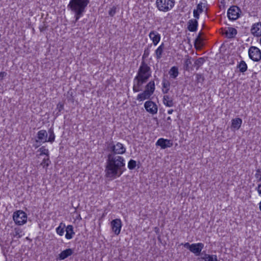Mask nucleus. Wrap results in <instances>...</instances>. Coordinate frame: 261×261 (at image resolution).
I'll return each mask as SVG.
<instances>
[{
    "mask_svg": "<svg viewBox=\"0 0 261 261\" xmlns=\"http://www.w3.org/2000/svg\"><path fill=\"white\" fill-rule=\"evenodd\" d=\"M108 149L111 152L108 155L107 160L106 175L108 177L116 178L123 173L125 166L124 158L117 154L124 153L126 149L122 144L118 142L116 144L109 143Z\"/></svg>",
    "mask_w": 261,
    "mask_h": 261,
    "instance_id": "obj_1",
    "label": "nucleus"
},
{
    "mask_svg": "<svg viewBox=\"0 0 261 261\" xmlns=\"http://www.w3.org/2000/svg\"><path fill=\"white\" fill-rule=\"evenodd\" d=\"M151 69L143 60L138 69L137 75L134 80L133 91L137 92L141 90L142 85L146 83L151 76Z\"/></svg>",
    "mask_w": 261,
    "mask_h": 261,
    "instance_id": "obj_2",
    "label": "nucleus"
},
{
    "mask_svg": "<svg viewBox=\"0 0 261 261\" xmlns=\"http://www.w3.org/2000/svg\"><path fill=\"white\" fill-rule=\"evenodd\" d=\"M89 3V0H70L68 5V8L75 13V22H76L83 15Z\"/></svg>",
    "mask_w": 261,
    "mask_h": 261,
    "instance_id": "obj_3",
    "label": "nucleus"
},
{
    "mask_svg": "<svg viewBox=\"0 0 261 261\" xmlns=\"http://www.w3.org/2000/svg\"><path fill=\"white\" fill-rule=\"evenodd\" d=\"M156 6L158 9L162 12H168L174 7V0H156Z\"/></svg>",
    "mask_w": 261,
    "mask_h": 261,
    "instance_id": "obj_4",
    "label": "nucleus"
},
{
    "mask_svg": "<svg viewBox=\"0 0 261 261\" xmlns=\"http://www.w3.org/2000/svg\"><path fill=\"white\" fill-rule=\"evenodd\" d=\"M13 218L16 224L21 225L26 223L27 216L23 211L19 210L14 213Z\"/></svg>",
    "mask_w": 261,
    "mask_h": 261,
    "instance_id": "obj_5",
    "label": "nucleus"
},
{
    "mask_svg": "<svg viewBox=\"0 0 261 261\" xmlns=\"http://www.w3.org/2000/svg\"><path fill=\"white\" fill-rule=\"evenodd\" d=\"M249 58L253 61L258 62L261 60V51L255 46H251L248 50Z\"/></svg>",
    "mask_w": 261,
    "mask_h": 261,
    "instance_id": "obj_6",
    "label": "nucleus"
},
{
    "mask_svg": "<svg viewBox=\"0 0 261 261\" xmlns=\"http://www.w3.org/2000/svg\"><path fill=\"white\" fill-rule=\"evenodd\" d=\"M240 12L241 10L238 6H232L227 11V16L230 20H236L239 18Z\"/></svg>",
    "mask_w": 261,
    "mask_h": 261,
    "instance_id": "obj_7",
    "label": "nucleus"
},
{
    "mask_svg": "<svg viewBox=\"0 0 261 261\" xmlns=\"http://www.w3.org/2000/svg\"><path fill=\"white\" fill-rule=\"evenodd\" d=\"M146 110L151 114H155L158 112V107L152 101H147L144 103Z\"/></svg>",
    "mask_w": 261,
    "mask_h": 261,
    "instance_id": "obj_8",
    "label": "nucleus"
},
{
    "mask_svg": "<svg viewBox=\"0 0 261 261\" xmlns=\"http://www.w3.org/2000/svg\"><path fill=\"white\" fill-rule=\"evenodd\" d=\"M111 226L113 231L115 234L118 235L121 230L122 223L120 219H116L112 221Z\"/></svg>",
    "mask_w": 261,
    "mask_h": 261,
    "instance_id": "obj_9",
    "label": "nucleus"
},
{
    "mask_svg": "<svg viewBox=\"0 0 261 261\" xmlns=\"http://www.w3.org/2000/svg\"><path fill=\"white\" fill-rule=\"evenodd\" d=\"M202 255L200 257H199L197 258V261H220L218 259L217 256L216 255H211L205 253V252H203L202 253Z\"/></svg>",
    "mask_w": 261,
    "mask_h": 261,
    "instance_id": "obj_10",
    "label": "nucleus"
},
{
    "mask_svg": "<svg viewBox=\"0 0 261 261\" xmlns=\"http://www.w3.org/2000/svg\"><path fill=\"white\" fill-rule=\"evenodd\" d=\"M156 145L160 146L162 149H165L171 147L173 143L170 140L160 138L157 141Z\"/></svg>",
    "mask_w": 261,
    "mask_h": 261,
    "instance_id": "obj_11",
    "label": "nucleus"
},
{
    "mask_svg": "<svg viewBox=\"0 0 261 261\" xmlns=\"http://www.w3.org/2000/svg\"><path fill=\"white\" fill-rule=\"evenodd\" d=\"M203 247L204 244L201 243L192 244L190 251L194 253L196 256L199 255Z\"/></svg>",
    "mask_w": 261,
    "mask_h": 261,
    "instance_id": "obj_12",
    "label": "nucleus"
},
{
    "mask_svg": "<svg viewBox=\"0 0 261 261\" xmlns=\"http://www.w3.org/2000/svg\"><path fill=\"white\" fill-rule=\"evenodd\" d=\"M222 33L225 35L228 38H234L237 33V31L233 28H227V29L222 30Z\"/></svg>",
    "mask_w": 261,
    "mask_h": 261,
    "instance_id": "obj_13",
    "label": "nucleus"
},
{
    "mask_svg": "<svg viewBox=\"0 0 261 261\" xmlns=\"http://www.w3.org/2000/svg\"><path fill=\"white\" fill-rule=\"evenodd\" d=\"M47 135L48 134L45 130L42 129L37 133L38 140L36 141L37 143L38 142L45 143L47 142Z\"/></svg>",
    "mask_w": 261,
    "mask_h": 261,
    "instance_id": "obj_14",
    "label": "nucleus"
},
{
    "mask_svg": "<svg viewBox=\"0 0 261 261\" xmlns=\"http://www.w3.org/2000/svg\"><path fill=\"white\" fill-rule=\"evenodd\" d=\"M251 33L256 37L261 36V22H257L254 24L251 29Z\"/></svg>",
    "mask_w": 261,
    "mask_h": 261,
    "instance_id": "obj_15",
    "label": "nucleus"
},
{
    "mask_svg": "<svg viewBox=\"0 0 261 261\" xmlns=\"http://www.w3.org/2000/svg\"><path fill=\"white\" fill-rule=\"evenodd\" d=\"M149 37L150 39L152 41V42L154 45H156L161 39L160 34L154 31H152L150 32Z\"/></svg>",
    "mask_w": 261,
    "mask_h": 261,
    "instance_id": "obj_16",
    "label": "nucleus"
},
{
    "mask_svg": "<svg viewBox=\"0 0 261 261\" xmlns=\"http://www.w3.org/2000/svg\"><path fill=\"white\" fill-rule=\"evenodd\" d=\"M73 253V251L72 249H66L62 251L58 255V259L60 260H63L71 255Z\"/></svg>",
    "mask_w": 261,
    "mask_h": 261,
    "instance_id": "obj_17",
    "label": "nucleus"
},
{
    "mask_svg": "<svg viewBox=\"0 0 261 261\" xmlns=\"http://www.w3.org/2000/svg\"><path fill=\"white\" fill-rule=\"evenodd\" d=\"M198 22L196 19H191L188 22V29L191 32H195L197 30Z\"/></svg>",
    "mask_w": 261,
    "mask_h": 261,
    "instance_id": "obj_18",
    "label": "nucleus"
},
{
    "mask_svg": "<svg viewBox=\"0 0 261 261\" xmlns=\"http://www.w3.org/2000/svg\"><path fill=\"white\" fill-rule=\"evenodd\" d=\"M163 101L164 104L168 107H171L174 105L172 97L168 95H165L163 96Z\"/></svg>",
    "mask_w": 261,
    "mask_h": 261,
    "instance_id": "obj_19",
    "label": "nucleus"
},
{
    "mask_svg": "<svg viewBox=\"0 0 261 261\" xmlns=\"http://www.w3.org/2000/svg\"><path fill=\"white\" fill-rule=\"evenodd\" d=\"M155 90V84L154 81H150L145 86V91H148L150 95H152Z\"/></svg>",
    "mask_w": 261,
    "mask_h": 261,
    "instance_id": "obj_20",
    "label": "nucleus"
},
{
    "mask_svg": "<svg viewBox=\"0 0 261 261\" xmlns=\"http://www.w3.org/2000/svg\"><path fill=\"white\" fill-rule=\"evenodd\" d=\"M170 83L165 79L162 82V92L164 94H167L170 89Z\"/></svg>",
    "mask_w": 261,
    "mask_h": 261,
    "instance_id": "obj_21",
    "label": "nucleus"
},
{
    "mask_svg": "<svg viewBox=\"0 0 261 261\" xmlns=\"http://www.w3.org/2000/svg\"><path fill=\"white\" fill-rule=\"evenodd\" d=\"M66 233L65 235V237L67 239H71L73 234H74V232L73 231V227L72 225H69L66 227Z\"/></svg>",
    "mask_w": 261,
    "mask_h": 261,
    "instance_id": "obj_22",
    "label": "nucleus"
},
{
    "mask_svg": "<svg viewBox=\"0 0 261 261\" xmlns=\"http://www.w3.org/2000/svg\"><path fill=\"white\" fill-rule=\"evenodd\" d=\"M164 49V44L162 43L155 51L156 58L157 60H159L162 58Z\"/></svg>",
    "mask_w": 261,
    "mask_h": 261,
    "instance_id": "obj_23",
    "label": "nucleus"
},
{
    "mask_svg": "<svg viewBox=\"0 0 261 261\" xmlns=\"http://www.w3.org/2000/svg\"><path fill=\"white\" fill-rule=\"evenodd\" d=\"M242 123V120L241 118H237L233 119L232 120L231 127L236 129H238L241 127Z\"/></svg>",
    "mask_w": 261,
    "mask_h": 261,
    "instance_id": "obj_24",
    "label": "nucleus"
},
{
    "mask_svg": "<svg viewBox=\"0 0 261 261\" xmlns=\"http://www.w3.org/2000/svg\"><path fill=\"white\" fill-rule=\"evenodd\" d=\"M151 95H150L148 91H145V90L143 92L138 95L137 99L139 101H142L146 99H149Z\"/></svg>",
    "mask_w": 261,
    "mask_h": 261,
    "instance_id": "obj_25",
    "label": "nucleus"
},
{
    "mask_svg": "<svg viewBox=\"0 0 261 261\" xmlns=\"http://www.w3.org/2000/svg\"><path fill=\"white\" fill-rule=\"evenodd\" d=\"M178 69L176 66H173L169 71V74L171 78L176 79L178 75Z\"/></svg>",
    "mask_w": 261,
    "mask_h": 261,
    "instance_id": "obj_26",
    "label": "nucleus"
},
{
    "mask_svg": "<svg viewBox=\"0 0 261 261\" xmlns=\"http://www.w3.org/2000/svg\"><path fill=\"white\" fill-rule=\"evenodd\" d=\"M204 61L205 60L203 58H199L195 61L194 66V67H196V69L197 70L202 65Z\"/></svg>",
    "mask_w": 261,
    "mask_h": 261,
    "instance_id": "obj_27",
    "label": "nucleus"
},
{
    "mask_svg": "<svg viewBox=\"0 0 261 261\" xmlns=\"http://www.w3.org/2000/svg\"><path fill=\"white\" fill-rule=\"evenodd\" d=\"M65 227V224L63 223H61L60 225L56 228L57 233L62 236L64 233V227Z\"/></svg>",
    "mask_w": 261,
    "mask_h": 261,
    "instance_id": "obj_28",
    "label": "nucleus"
},
{
    "mask_svg": "<svg viewBox=\"0 0 261 261\" xmlns=\"http://www.w3.org/2000/svg\"><path fill=\"white\" fill-rule=\"evenodd\" d=\"M48 133L49 134V137L47 139V142L52 143L55 141V135L54 134L53 129L52 128H50L48 130Z\"/></svg>",
    "mask_w": 261,
    "mask_h": 261,
    "instance_id": "obj_29",
    "label": "nucleus"
},
{
    "mask_svg": "<svg viewBox=\"0 0 261 261\" xmlns=\"http://www.w3.org/2000/svg\"><path fill=\"white\" fill-rule=\"evenodd\" d=\"M238 67L239 68L240 71L241 72H244L247 69V64L244 61H241Z\"/></svg>",
    "mask_w": 261,
    "mask_h": 261,
    "instance_id": "obj_30",
    "label": "nucleus"
},
{
    "mask_svg": "<svg viewBox=\"0 0 261 261\" xmlns=\"http://www.w3.org/2000/svg\"><path fill=\"white\" fill-rule=\"evenodd\" d=\"M39 151H40V155H42L43 154L46 155L47 157H48L49 155V151L47 149H46L45 147L42 146L41 148H39Z\"/></svg>",
    "mask_w": 261,
    "mask_h": 261,
    "instance_id": "obj_31",
    "label": "nucleus"
},
{
    "mask_svg": "<svg viewBox=\"0 0 261 261\" xmlns=\"http://www.w3.org/2000/svg\"><path fill=\"white\" fill-rule=\"evenodd\" d=\"M136 166V162L135 160H130L128 163V168L130 170L135 169Z\"/></svg>",
    "mask_w": 261,
    "mask_h": 261,
    "instance_id": "obj_32",
    "label": "nucleus"
},
{
    "mask_svg": "<svg viewBox=\"0 0 261 261\" xmlns=\"http://www.w3.org/2000/svg\"><path fill=\"white\" fill-rule=\"evenodd\" d=\"M196 78L197 83H202L204 81V77L203 75L201 74H196Z\"/></svg>",
    "mask_w": 261,
    "mask_h": 261,
    "instance_id": "obj_33",
    "label": "nucleus"
},
{
    "mask_svg": "<svg viewBox=\"0 0 261 261\" xmlns=\"http://www.w3.org/2000/svg\"><path fill=\"white\" fill-rule=\"evenodd\" d=\"M50 163V162L48 158L46 159L44 158L42 162L41 163V165H42L43 168H47L49 166Z\"/></svg>",
    "mask_w": 261,
    "mask_h": 261,
    "instance_id": "obj_34",
    "label": "nucleus"
},
{
    "mask_svg": "<svg viewBox=\"0 0 261 261\" xmlns=\"http://www.w3.org/2000/svg\"><path fill=\"white\" fill-rule=\"evenodd\" d=\"M150 54V49L149 48V46L145 48L144 51V54L142 56V61H144V59L146 58H147Z\"/></svg>",
    "mask_w": 261,
    "mask_h": 261,
    "instance_id": "obj_35",
    "label": "nucleus"
},
{
    "mask_svg": "<svg viewBox=\"0 0 261 261\" xmlns=\"http://www.w3.org/2000/svg\"><path fill=\"white\" fill-rule=\"evenodd\" d=\"M192 62L191 61L190 58L187 59L185 61V69L187 70L189 69V65L191 64Z\"/></svg>",
    "mask_w": 261,
    "mask_h": 261,
    "instance_id": "obj_36",
    "label": "nucleus"
},
{
    "mask_svg": "<svg viewBox=\"0 0 261 261\" xmlns=\"http://www.w3.org/2000/svg\"><path fill=\"white\" fill-rule=\"evenodd\" d=\"M116 12V8L115 7H113L109 11V14L111 16H113Z\"/></svg>",
    "mask_w": 261,
    "mask_h": 261,
    "instance_id": "obj_37",
    "label": "nucleus"
},
{
    "mask_svg": "<svg viewBox=\"0 0 261 261\" xmlns=\"http://www.w3.org/2000/svg\"><path fill=\"white\" fill-rule=\"evenodd\" d=\"M196 10L199 11V13H202L203 12V3L201 2L199 3L197 6Z\"/></svg>",
    "mask_w": 261,
    "mask_h": 261,
    "instance_id": "obj_38",
    "label": "nucleus"
},
{
    "mask_svg": "<svg viewBox=\"0 0 261 261\" xmlns=\"http://www.w3.org/2000/svg\"><path fill=\"white\" fill-rule=\"evenodd\" d=\"M200 35H201V34H199L198 36L195 40L194 44H195V46L196 47V44L200 43V41H201Z\"/></svg>",
    "mask_w": 261,
    "mask_h": 261,
    "instance_id": "obj_39",
    "label": "nucleus"
},
{
    "mask_svg": "<svg viewBox=\"0 0 261 261\" xmlns=\"http://www.w3.org/2000/svg\"><path fill=\"white\" fill-rule=\"evenodd\" d=\"M200 13H199V12L196 10V9H194L193 11L194 17L196 19H199Z\"/></svg>",
    "mask_w": 261,
    "mask_h": 261,
    "instance_id": "obj_40",
    "label": "nucleus"
},
{
    "mask_svg": "<svg viewBox=\"0 0 261 261\" xmlns=\"http://www.w3.org/2000/svg\"><path fill=\"white\" fill-rule=\"evenodd\" d=\"M261 173V169H257L256 170V173L255 174V177L256 178H259L260 175V173Z\"/></svg>",
    "mask_w": 261,
    "mask_h": 261,
    "instance_id": "obj_41",
    "label": "nucleus"
},
{
    "mask_svg": "<svg viewBox=\"0 0 261 261\" xmlns=\"http://www.w3.org/2000/svg\"><path fill=\"white\" fill-rule=\"evenodd\" d=\"M183 245L185 247L189 249V250L190 251L191 247H192V244H190L189 243H186Z\"/></svg>",
    "mask_w": 261,
    "mask_h": 261,
    "instance_id": "obj_42",
    "label": "nucleus"
},
{
    "mask_svg": "<svg viewBox=\"0 0 261 261\" xmlns=\"http://www.w3.org/2000/svg\"><path fill=\"white\" fill-rule=\"evenodd\" d=\"M7 73L5 72H0V80H2L3 77L6 76Z\"/></svg>",
    "mask_w": 261,
    "mask_h": 261,
    "instance_id": "obj_43",
    "label": "nucleus"
},
{
    "mask_svg": "<svg viewBox=\"0 0 261 261\" xmlns=\"http://www.w3.org/2000/svg\"><path fill=\"white\" fill-rule=\"evenodd\" d=\"M256 190L259 195L261 196V183L258 185L257 187L256 188Z\"/></svg>",
    "mask_w": 261,
    "mask_h": 261,
    "instance_id": "obj_44",
    "label": "nucleus"
},
{
    "mask_svg": "<svg viewBox=\"0 0 261 261\" xmlns=\"http://www.w3.org/2000/svg\"><path fill=\"white\" fill-rule=\"evenodd\" d=\"M171 121V118H170V117H168L167 118V123H168L170 124Z\"/></svg>",
    "mask_w": 261,
    "mask_h": 261,
    "instance_id": "obj_45",
    "label": "nucleus"
},
{
    "mask_svg": "<svg viewBox=\"0 0 261 261\" xmlns=\"http://www.w3.org/2000/svg\"><path fill=\"white\" fill-rule=\"evenodd\" d=\"M173 112V110H172V109H171V110H168V113L169 114H171L172 113V112Z\"/></svg>",
    "mask_w": 261,
    "mask_h": 261,
    "instance_id": "obj_46",
    "label": "nucleus"
},
{
    "mask_svg": "<svg viewBox=\"0 0 261 261\" xmlns=\"http://www.w3.org/2000/svg\"><path fill=\"white\" fill-rule=\"evenodd\" d=\"M257 181H261V175H260L259 178L258 179Z\"/></svg>",
    "mask_w": 261,
    "mask_h": 261,
    "instance_id": "obj_47",
    "label": "nucleus"
},
{
    "mask_svg": "<svg viewBox=\"0 0 261 261\" xmlns=\"http://www.w3.org/2000/svg\"><path fill=\"white\" fill-rule=\"evenodd\" d=\"M15 233H16V235L18 234H19L18 230H16V231H15Z\"/></svg>",
    "mask_w": 261,
    "mask_h": 261,
    "instance_id": "obj_48",
    "label": "nucleus"
},
{
    "mask_svg": "<svg viewBox=\"0 0 261 261\" xmlns=\"http://www.w3.org/2000/svg\"><path fill=\"white\" fill-rule=\"evenodd\" d=\"M154 78L156 81H159V79L156 77V76H154Z\"/></svg>",
    "mask_w": 261,
    "mask_h": 261,
    "instance_id": "obj_49",
    "label": "nucleus"
},
{
    "mask_svg": "<svg viewBox=\"0 0 261 261\" xmlns=\"http://www.w3.org/2000/svg\"><path fill=\"white\" fill-rule=\"evenodd\" d=\"M259 208H260V210L261 211V201H260V205H259Z\"/></svg>",
    "mask_w": 261,
    "mask_h": 261,
    "instance_id": "obj_50",
    "label": "nucleus"
},
{
    "mask_svg": "<svg viewBox=\"0 0 261 261\" xmlns=\"http://www.w3.org/2000/svg\"><path fill=\"white\" fill-rule=\"evenodd\" d=\"M40 31H41V32L43 31V28H41V29L40 28Z\"/></svg>",
    "mask_w": 261,
    "mask_h": 261,
    "instance_id": "obj_51",
    "label": "nucleus"
},
{
    "mask_svg": "<svg viewBox=\"0 0 261 261\" xmlns=\"http://www.w3.org/2000/svg\"><path fill=\"white\" fill-rule=\"evenodd\" d=\"M60 107H61V108H63V106H62V105H61Z\"/></svg>",
    "mask_w": 261,
    "mask_h": 261,
    "instance_id": "obj_52",
    "label": "nucleus"
},
{
    "mask_svg": "<svg viewBox=\"0 0 261 261\" xmlns=\"http://www.w3.org/2000/svg\"><path fill=\"white\" fill-rule=\"evenodd\" d=\"M38 147V145H36V148Z\"/></svg>",
    "mask_w": 261,
    "mask_h": 261,
    "instance_id": "obj_53",
    "label": "nucleus"
}]
</instances>
